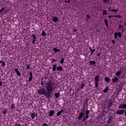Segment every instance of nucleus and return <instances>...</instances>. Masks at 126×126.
<instances>
[{
    "mask_svg": "<svg viewBox=\"0 0 126 126\" xmlns=\"http://www.w3.org/2000/svg\"><path fill=\"white\" fill-rule=\"evenodd\" d=\"M54 86L55 85L52 82L47 83L46 84V89L42 88L40 89L38 91V93L40 95H44L47 98H50L51 97V94H52V92L54 90Z\"/></svg>",
    "mask_w": 126,
    "mask_h": 126,
    "instance_id": "nucleus-1",
    "label": "nucleus"
},
{
    "mask_svg": "<svg viewBox=\"0 0 126 126\" xmlns=\"http://www.w3.org/2000/svg\"><path fill=\"white\" fill-rule=\"evenodd\" d=\"M100 80V76L97 75L94 77V83L96 88H98V85H99V81Z\"/></svg>",
    "mask_w": 126,
    "mask_h": 126,
    "instance_id": "nucleus-2",
    "label": "nucleus"
},
{
    "mask_svg": "<svg viewBox=\"0 0 126 126\" xmlns=\"http://www.w3.org/2000/svg\"><path fill=\"white\" fill-rule=\"evenodd\" d=\"M85 114L84 113V112H83V110H82L79 116L78 117V120L80 121V120H81V119L83 118V116H84Z\"/></svg>",
    "mask_w": 126,
    "mask_h": 126,
    "instance_id": "nucleus-3",
    "label": "nucleus"
},
{
    "mask_svg": "<svg viewBox=\"0 0 126 126\" xmlns=\"http://www.w3.org/2000/svg\"><path fill=\"white\" fill-rule=\"evenodd\" d=\"M125 113V110L120 109L117 111L116 114L117 115H123Z\"/></svg>",
    "mask_w": 126,
    "mask_h": 126,
    "instance_id": "nucleus-4",
    "label": "nucleus"
},
{
    "mask_svg": "<svg viewBox=\"0 0 126 126\" xmlns=\"http://www.w3.org/2000/svg\"><path fill=\"white\" fill-rule=\"evenodd\" d=\"M118 108L119 109H126V104H121L119 105Z\"/></svg>",
    "mask_w": 126,
    "mask_h": 126,
    "instance_id": "nucleus-5",
    "label": "nucleus"
},
{
    "mask_svg": "<svg viewBox=\"0 0 126 126\" xmlns=\"http://www.w3.org/2000/svg\"><path fill=\"white\" fill-rule=\"evenodd\" d=\"M32 44H35V41H36V40H37V37H36V36L34 34L32 35Z\"/></svg>",
    "mask_w": 126,
    "mask_h": 126,
    "instance_id": "nucleus-6",
    "label": "nucleus"
},
{
    "mask_svg": "<svg viewBox=\"0 0 126 126\" xmlns=\"http://www.w3.org/2000/svg\"><path fill=\"white\" fill-rule=\"evenodd\" d=\"M55 115V111L54 110H50L49 112V116L50 117H53Z\"/></svg>",
    "mask_w": 126,
    "mask_h": 126,
    "instance_id": "nucleus-7",
    "label": "nucleus"
},
{
    "mask_svg": "<svg viewBox=\"0 0 126 126\" xmlns=\"http://www.w3.org/2000/svg\"><path fill=\"white\" fill-rule=\"evenodd\" d=\"M33 73H32V72H30V77L29 78V81H32V79L33 78Z\"/></svg>",
    "mask_w": 126,
    "mask_h": 126,
    "instance_id": "nucleus-8",
    "label": "nucleus"
},
{
    "mask_svg": "<svg viewBox=\"0 0 126 126\" xmlns=\"http://www.w3.org/2000/svg\"><path fill=\"white\" fill-rule=\"evenodd\" d=\"M56 69H57V71H62L63 69V67H62L61 66H58L56 68Z\"/></svg>",
    "mask_w": 126,
    "mask_h": 126,
    "instance_id": "nucleus-9",
    "label": "nucleus"
},
{
    "mask_svg": "<svg viewBox=\"0 0 126 126\" xmlns=\"http://www.w3.org/2000/svg\"><path fill=\"white\" fill-rule=\"evenodd\" d=\"M52 19L53 22H58L59 21V18L57 17H53Z\"/></svg>",
    "mask_w": 126,
    "mask_h": 126,
    "instance_id": "nucleus-10",
    "label": "nucleus"
},
{
    "mask_svg": "<svg viewBox=\"0 0 126 126\" xmlns=\"http://www.w3.org/2000/svg\"><path fill=\"white\" fill-rule=\"evenodd\" d=\"M118 80H119V79L116 76H114V78L112 79V82L113 83L117 82Z\"/></svg>",
    "mask_w": 126,
    "mask_h": 126,
    "instance_id": "nucleus-11",
    "label": "nucleus"
},
{
    "mask_svg": "<svg viewBox=\"0 0 126 126\" xmlns=\"http://www.w3.org/2000/svg\"><path fill=\"white\" fill-rule=\"evenodd\" d=\"M121 74H122V71H118L115 74V75H116V76H120Z\"/></svg>",
    "mask_w": 126,
    "mask_h": 126,
    "instance_id": "nucleus-12",
    "label": "nucleus"
},
{
    "mask_svg": "<svg viewBox=\"0 0 126 126\" xmlns=\"http://www.w3.org/2000/svg\"><path fill=\"white\" fill-rule=\"evenodd\" d=\"M53 51L55 53H58V52H59V53H60V52H61V50L60 49H57V47L53 48Z\"/></svg>",
    "mask_w": 126,
    "mask_h": 126,
    "instance_id": "nucleus-13",
    "label": "nucleus"
},
{
    "mask_svg": "<svg viewBox=\"0 0 126 126\" xmlns=\"http://www.w3.org/2000/svg\"><path fill=\"white\" fill-rule=\"evenodd\" d=\"M89 49L91 50V56H92V55H93V53H94V52H95V49H92L90 47H89Z\"/></svg>",
    "mask_w": 126,
    "mask_h": 126,
    "instance_id": "nucleus-14",
    "label": "nucleus"
},
{
    "mask_svg": "<svg viewBox=\"0 0 126 126\" xmlns=\"http://www.w3.org/2000/svg\"><path fill=\"white\" fill-rule=\"evenodd\" d=\"M54 95H55V98H59V97H60L61 95V94L60 93H57L55 94Z\"/></svg>",
    "mask_w": 126,
    "mask_h": 126,
    "instance_id": "nucleus-15",
    "label": "nucleus"
},
{
    "mask_svg": "<svg viewBox=\"0 0 126 126\" xmlns=\"http://www.w3.org/2000/svg\"><path fill=\"white\" fill-rule=\"evenodd\" d=\"M111 122H112V116H110L107 120L108 124H111Z\"/></svg>",
    "mask_w": 126,
    "mask_h": 126,
    "instance_id": "nucleus-16",
    "label": "nucleus"
},
{
    "mask_svg": "<svg viewBox=\"0 0 126 126\" xmlns=\"http://www.w3.org/2000/svg\"><path fill=\"white\" fill-rule=\"evenodd\" d=\"M57 69V64H55L52 68L53 71H56Z\"/></svg>",
    "mask_w": 126,
    "mask_h": 126,
    "instance_id": "nucleus-17",
    "label": "nucleus"
},
{
    "mask_svg": "<svg viewBox=\"0 0 126 126\" xmlns=\"http://www.w3.org/2000/svg\"><path fill=\"white\" fill-rule=\"evenodd\" d=\"M96 63V62L95 61H90V65H93V64H95Z\"/></svg>",
    "mask_w": 126,
    "mask_h": 126,
    "instance_id": "nucleus-18",
    "label": "nucleus"
},
{
    "mask_svg": "<svg viewBox=\"0 0 126 126\" xmlns=\"http://www.w3.org/2000/svg\"><path fill=\"white\" fill-rule=\"evenodd\" d=\"M105 81L106 82H110V81H111V79H110V78H109L108 77H105Z\"/></svg>",
    "mask_w": 126,
    "mask_h": 126,
    "instance_id": "nucleus-19",
    "label": "nucleus"
},
{
    "mask_svg": "<svg viewBox=\"0 0 126 126\" xmlns=\"http://www.w3.org/2000/svg\"><path fill=\"white\" fill-rule=\"evenodd\" d=\"M112 106H113V103L112 102H109L108 104V106H107V109L108 108H111V107H112Z\"/></svg>",
    "mask_w": 126,
    "mask_h": 126,
    "instance_id": "nucleus-20",
    "label": "nucleus"
},
{
    "mask_svg": "<svg viewBox=\"0 0 126 126\" xmlns=\"http://www.w3.org/2000/svg\"><path fill=\"white\" fill-rule=\"evenodd\" d=\"M109 91V88L107 87L106 89H104L103 90V92L104 93H107Z\"/></svg>",
    "mask_w": 126,
    "mask_h": 126,
    "instance_id": "nucleus-21",
    "label": "nucleus"
},
{
    "mask_svg": "<svg viewBox=\"0 0 126 126\" xmlns=\"http://www.w3.org/2000/svg\"><path fill=\"white\" fill-rule=\"evenodd\" d=\"M89 19H90V16H89V15H87V17L86 18V21H89Z\"/></svg>",
    "mask_w": 126,
    "mask_h": 126,
    "instance_id": "nucleus-22",
    "label": "nucleus"
},
{
    "mask_svg": "<svg viewBox=\"0 0 126 126\" xmlns=\"http://www.w3.org/2000/svg\"><path fill=\"white\" fill-rule=\"evenodd\" d=\"M118 37H119V38H122V32H118Z\"/></svg>",
    "mask_w": 126,
    "mask_h": 126,
    "instance_id": "nucleus-23",
    "label": "nucleus"
},
{
    "mask_svg": "<svg viewBox=\"0 0 126 126\" xmlns=\"http://www.w3.org/2000/svg\"><path fill=\"white\" fill-rule=\"evenodd\" d=\"M102 12H103L102 14L103 15H107V14H108V13H107V10H103Z\"/></svg>",
    "mask_w": 126,
    "mask_h": 126,
    "instance_id": "nucleus-24",
    "label": "nucleus"
},
{
    "mask_svg": "<svg viewBox=\"0 0 126 126\" xmlns=\"http://www.w3.org/2000/svg\"><path fill=\"white\" fill-rule=\"evenodd\" d=\"M32 119H35V113H33L31 114Z\"/></svg>",
    "mask_w": 126,
    "mask_h": 126,
    "instance_id": "nucleus-25",
    "label": "nucleus"
},
{
    "mask_svg": "<svg viewBox=\"0 0 126 126\" xmlns=\"http://www.w3.org/2000/svg\"><path fill=\"white\" fill-rule=\"evenodd\" d=\"M64 62V59L63 58L61 59V60L60 61V63H63Z\"/></svg>",
    "mask_w": 126,
    "mask_h": 126,
    "instance_id": "nucleus-26",
    "label": "nucleus"
},
{
    "mask_svg": "<svg viewBox=\"0 0 126 126\" xmlns=\"http://www.w3.org/2000/svg\"><path fill=\"white\" fill-rule=\"evenodd\" d=\"M84 86H85V84H81L80 89H83V88H84Z\"/></svg>",
    "mask_w": 126,
    "mask_h": 126,
    "instance_id": "nucleus-27",
    "label": "nucleus"
},
{
    "mask_svg": "<svg viewBox=\"0 0 126 126\" xmlns=\"http://www.w3.org/2000/svg\"><path fill=\"white\" fill-rule=\"evenodd\" d=\"M114 38H115V39H117V38H118V32H115L114 33Z\"/></svg>",
    "mask_w": 126,
    "mask_h": 126,
    "instance_id": "nucleus-28",
    "label": "nucleus"
},
{
    "mask_svg": "<svg viewBox=\"0 0 126 126\" xmlns=\"http://www.w3.org/2000/svg\"><path fill=\"white\" fill-rule=\"evenodd\" d=\"M14 108H15V105L13 104H11V109H14Z\"/></svg>",
    "mask_w": 126,
    "mask_h": 126,
    "instance_id": "nucleus-29",
    "label": "nucleus"
},
{
    "mask_svg": "<svg viewBox=\"0 0 126 126\" xmlns=\"http://www.w3.org/2000/svg\"><path fill=\"white\" fill-rule=\"evenodd\" d=\"M90 114V111L88 110H86V115H88Z\"/></svg>",
    "mask_w": 126,
    "mask_h": 126,
    "instance_id": "nucleus-30",
    "label": "nucleus"
},
{
    "mask_svg": "<svg viewBox=\"0 0 126 126\" xmlns=\"http://www.w3.org/2000/svg\"><path fill=\"white\" fill-rule=\"evenodd\" d=\"M2 66L3 67H4V66H5V62L2 61Z\"/></svg>",
    "mask_w": 126,
    "mask_h": 126,
    "instance_id": "nucleus-31",
    "label": "nucleus"
},
{
    "mask_svg": "<svg viewBox=\"0 0 126 126\" xmlns=\"http://www.w3.org/2000/svg\"><path fill=\"white\" fill-rule=\"evenodd\" d=\"M4 9H5V8L4 7H2L1 10H0V13H1V12H3V11L4 10Z\"/></svg>",
    "mask_w": 126,
    "mask_h": 126,
    "instance_id": "nucleus-32",
    "label": "nucleus"
},
{
    "mask_svg": "<svg viewBox=\"0 0 126 126\" xmlns=\"http://www.w3.org/2000/svg\"><path fill=\"white\" fill-rule=\"evenodd\" d=\"M122 28H124V26L122 25H119V29H122Z\"/></svg>",
    "mask_w": 126,
    "mask_h": 126,
    "instance_id": "nucleus-33",
    "label": "nucleus"
},
{
    "mask_svg": "<svg viewBox=\"0 0 126 126\" xmlns=\"http://www.w3.org/2000/svg\"><path fill=\"white\" fill-rule=\"evenodd\" d=\"M113 17H119V18H121L122 16H121V15H113Z\"/></svg>",
    "mask_w": 126,
    "mask_h": 126,
    "instance_id": "nucleus-34",
    "label": "nucleus"
},
{
    "mask_svg": "<svg viewBox=\"0 0 126 126\" xmlns=\"http://www.w3.org/2000/svg\"><path fill=\"white\" fill-rule=\"evenodd\" d=\"M17 73V75H18V76H21V74H20V72L19 71L16 72Z\"/></svg>",
    "mask_w": 126,
    "mask_h": 126,
    "instance_id": "nucleus-35",
    "label": "nucleus"
},
{
    "mask_svg": "<svg viewBox=\"0 0 126 126\" xmlns=\"http://www.w3.org/2000/svg\"><path fill=\"white\" fill-rule=\"evenodd\" d=\"M15 126H22L21 124H17V123L15 124Z\"/></svg>",
    "mask_w": 126,
    "mask_h": 126,
    "instance_id": "nucleus-36",
    "label": "nucleus"
},
{
    "mask_svg": "<svg viewBox=\"0 0 126 126\" xmlns=\"http://www.w3.org/2000/svg\"><path fill=\"white\" fill-rule=\"evenodd\" d=\"M6 113H7V110L5 109V110H4L3 111V114L4 115H5V114H6Z\"/></svg>",
    "mask_w": 126,
    "mask_h": 126,
    "instance_id": "nucleus-37",
    "label": "nucleus"
},
{
    "mask_svg": "<svg viewBox=\"0 0 126 126\" xmlns=\"http://www.w3.org/2000/svg\"><path fill=\"white\" fill-rule=\"evenodd\" d=\"M41 34L42 36H45L46 35V32H45V31H42Z\"/></svg>",
    "mask_w": 126,
    "mask_h": 126,
    "instance_id": "nucleus-38",
    "label": "nucleus"
},
{
    "mask_svg": "<svg viewBox=\"0 0 126 126\" xmlns=\"http://www.w3.org/2000/svg\"><path fill=\"white\" fill-rule=\"evenodd\" d=\"M61 114H62L61 112V111H59V112H58L57 113V116L59 117V116H61Z\"/></svg>",
    "mask_w": 126,
    "mask_h": 126,
    "instance_id": "nucleus-39",
    "label": "nucleus"
},
{
    "mask_svg": "<svg viewBox=\"0 0 126 126\" xmlns=\"http://www.w3.org/2000/svg\"><path fill=\"white\" fill-rule=\"evenodd\" d=\"M42 126H49V125L47 123H44L43 124Z\"/></svg>",
    "mask_w": 126,
    "mask_h": 126,
    "instance_id": "nucleus-40",
    "label": "nucleus"
},
{
    "mask_svg": "<svg viewBox=\"0 0 126 126\" xmlns=\"http://www.w3.org/2000/svg\"><path fill=\"white\" fill-rule=\"evenodd\" d=\"M105 25L108 24V20L107 19L104 20Z\"/></svg>",
    "mask_w": 126,
    "mask_h": 126,
    "instance_id": "nucleus-41",
    "label": "nucleus"
},
{
    "mask_svg": "<svg viewBox=\"0 0 126 126\" xmlns=\"http://www.w3.org/2000/svg\"><path fill=\"white\" fill-rule=\"evenodd\" d=\"M30 68V66L29 64L27 65V69H29Z\"/></svg>",
    "mask_w": 126,
    "mask_h": 126,
    "instance_id": "nucleus-42",
    "label": "nucleus"
},
{
    "mask_svg": "<svg viewBox=\"0 0 126 126\" xmlns=\"http://www.w3.org/2000/svg\"><path fill=\"white\" fill-rule=\"evenodd\" d=\"M15 71L16 73L18 72V68H15Z\"/></svg>",
    "mask_w": 126,
    "mask_h": 126,
    "instance_id": "nucleus-43",
    "label": "nucleus"
},
{
    "mask_svg": "<svg viewBox=\"0 0 126 126\" xmlns=\"http://www.w3.org/2000/svg\"><path fill=\"white\" fill-rule=\"evenodd\" d=\"M64 111L63 110V109H62L61 110V111H60V113H61V114H62V113H64Z\"/></svg>",
    "mask_w": 126,
    "mask_h": 126,
    "instance_id": "nucleus-44",
    "label": "nucleus"
},
{
    "mask_svg": "<svg viewBox=\"0 0 126 126\" xmlns=\"http://www.w3.org/2000/svg\"><path fill=\"white\" fill-rule=\"evenodd\" d=\"M122 32H124L125 31V28L123 27V28L121 29Z\"/></svg>",
    "mask_w": 126,
    "mask_h": 126,
    "instance_id": "nucleus-45",
    "label": "nucleus"
},
{
    "mask_svg": "<svg viewBox=\"0 0 126 126\" xmlns=\"http://www.w3.org/2000/svg\"><path fill=\"white\" fill-rule=\"evenodd\" d=\"M86 120V118H85V117H84V118H83V123H84V122H85Z\"/></svg>",
    "mask_w": 126,
    "mask_h": 126,
    "instance_id": "nucleus-46",
    "label": "nucleus"
},
{
    "mask_svg": "<svg viewBox=\"0 0 126 126\" xmlns=\"http://www.w3.org/2000/svg\"><path fill=\"white\" fill-rule=\"evenodd\" d=\"M85 118L86 119H88V118H89V116H88V115H86L85 117Z\"/></svg>",
    "mask_w": 126,
    "mask_h": 126,
    "instance_id": "nucleus-47",
    "label": "nucleus"
},
{
    "mask_svg": "<svg viewBox=\"0 0 126 126\" xmlns=\"http://www.w3.org/2000/svg\"><path fill=\"white\" fill-rule=\"evenodd\" d=\"M73 32H77V30H76V29H73Z\"/></svg>",
    "mask_w": 126,
    "mask_h": 126,
    "instance_id": "nucleus-48",
    "label": "nucleus"
},
{
    "mask_svg": "<svg viewBox=\"0 0 126 126\" xmlns=\"http://www.w3.org/2000/svg\"><path fill=\"white\" fill-rule=\"evenodd\" d=\"M112 42L113 45H115V44L116 43V42H115V40H113L112 41Z\"/></svg>",
    "mask_w": 126,
    "mask_h": 126,
    "instance_id": "nucleus-49",
    "label": "nucleus"
},
{
    "mask_svg": "<svg viewBox=\"0 0 126 126\" xmlns=\"http://www.w3.org/2000/svg\"><path fill=\"white\" fill-rule=\"evenodd\" d=\"M52 62V63H55V62H56V60H55V59H53Z\"/></svg>",
    "mask_w": 126,
    "mask_h": 126,
    "instance_id": "nucleus-50",
    "label": "nucleus"
},
{
    "mask_svg": "<svg viewBox=\"0 0 126 126\" xmlns=\"http://www.w3.org/2000/svg\"><path fill=\"white\" fill-rule=\"evenodd\" d=\"M111 17H114V15H113V16H108V18H111Z\"/></svg>",
    "mask_w": 126,
    "mask_h": 126,
    "instance_id": "nucleus-51",
    "label": "nucleus"
},
{
    "mask_svg": "<svg viewBox=\"0 0 126 126\" xmlns=\"http://www.w3.org/2000/svg\"><path fill=\"white\" fill-rule=\"evenodd\" d=\"M2 85V82L0 81V87Z\"/></svg>",
    "mask_w": 126,
    "mask_h": 126,
    "instance_id": "nucleus-52",
    "label": "nucleus"
},
{
    "mask_svg": "<svg viewBox=\"0 0 126 126\" xmlns=\"http://www.w3.org/2000/svg\"><path fill=\"white\" fill-rule=\"evenodd\" d=\"M41 84L42 86H43L44 85V82H43V81H42L41 82Z\"/></svg>",
    "mask_w": 126,
    "mask_h": 126,
    "instance_id": "nucleus-53",
    "label": "nucleus"
},
{
    "mask_svg": "<svg viewBox=\"0 0 126 126\" xmlns=\"http://www.w3.org/2000/svg\"><path fill=\"white\" fill-rule=\"evenodd\" d=\"M108 2V1L107 0H103V2Z\"/></svg>",
    "mask_w": 126,
    "mask_h": 126,
    "instance_id": "nucleus-54",
    "label": "nucleus"
},
{
    "mask_svg": "<svg viewBox=\"0 0 126 126\" xmlns=\"http://www.w3.org/2000/svg\"><path fill=\"white\" fill-rule=\"evenodd\" d=\"M115 9H112L111 10V11H115Z\"/></svg>",
    "mask_w": 126,
    "mask_h": 126,
    "instance_id": "nucleus-55",
    "label": "nucleus"
},
{
    "mask_svg": "<svg viewBox=\"0 0 126 126\" xmlns=\"http://www.w3.org/2000/svg\"><path fill=\"white\" fill-rule=\"evenodd\" d=\"M67 3H69L70 2V0H68V1H67Z\"/></svg>",
    "mask_w": 126,
    "mask_h": 126,
    "instance_id": "nucleus-56",
    "label": "nucleus"
},
{
    "mask_svg": "<svg viewBox=\"0 0 126 126\" xmlns=\"http://www.w3.org/2000/svg\"><path fill=\"white\" fill-rule=\"evenodd\" d=\"M114 12H118V10H116V9H115V10H114Z\"/></svg>",
    "mask_w": 126,
    "mask_h": 126,
    "instance_id": "nucleus-57",
    "label": "nucleus"
},
{
    "mask_svg": "<svg viewBox=\"0 0 126 126\" xmlns=\"http://www.w3.org/2000/svg\"><path fill=\"white\" fill-rule=\"evenodd\" d=\"M106 25V27L108 28V27H109V26H108V24H106V25Z\"/></svg>",
    "mask_w": 126,
    "mask_h": 126,
    "instance_id": "nucleus-58",
    "label": "nucleus"
},
{
    "mask_svg": "<svg viewBox=\"0 0 126 126\" xmlns=\"http://www.w3.org/2000/svg\"><path fill=\"white\" fill-rule=\"evenodd\" d=\"M125 113V116L126 117V110L125 111V112H124Z\"/></svg>",
    "mask_w": 126,
    "mask_h": 126,
    "instance_id": "nucleus-59",
    "label": "nucleus"
},
{
    "mask_svg": "<svg viewBox=\"0 0 126 126\" xmlns=\"http://www.w3.org/2000/svg\"><path fill=\"white\" fill-rule=\"evenodd\" d=\"M99 56H100V53H98L97 54V57H99Z\"/></svg>",
    "mask_w": 126,
    "mask_h": 126,
    "instance_id": "nucleus-60",
    "label": "nucleus"
},
{
    "mask_svg": "<svg viewBox=\"0 0 126 126\" xmlns=\"http://www.w3.org/2000/svg\"><path fill=\"white\" fill-rule=\"evenodd\" d=\"M107 1V2H110V0H106Z\"/></svg>",
    "mask_w": 126,
    "mask_h": 126,
    "instance_id": "nucleus-61",
    "label": "nucleus"
},
{
    "mask_svg": "<svg viewBox=\"0 0 126 126\" xmlns=\"http://www.w3.org/2000/svg\"><path fill=\"white\" fill-rule=\"evenodd\" d=\"M108 10H111V7H109Z\"/></svg>",
    "mask_w": 126,
    "mask_h": 126,
    "instance_id": "nucleus-62",
    "label": "nucleus"
},
{
    "mask_svg": "<svg viewBox=\"0 0 126 126\" xmlns=\"http://www.w3.org/2000/svg\"><path fill=\"white\" fill-rule=\"evenodd\" d=\"M37 114H35V117H37Z\"/></svg>",
    "mask_w": 126,
    "mask_h": 126,
    "instance_id": "nucleus-63",
    "label": "nucleus"
},
{
    "mask_svg": "<svg viewBox=\"0 0 126 126\" xmlns=\"http://www.w3.org/2000/svg\"><path fill=\"white\" fill-rule=\"evenodd\" d=\"M123 77H124V76H121L120 78H123Z\"/></svg>",
    "mask_w": 126,
    "mask_h": 126,
    "instance_id": "nucleus-64",
    "label": "nucleus"
}]
</instances>
